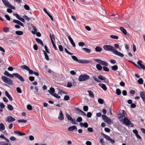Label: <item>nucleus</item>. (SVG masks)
<instances>
[{
    "mask_svg": "<svg viewBox=\"0 0 145 145\" xmlns=\"http://www.w3.org/2000/svg\"><path fill=\"white\" fill-rule=\"evenodd\" d=\"M4 74L7 76L11 78H13L15 77L18 78L22 82H23L25 81V80L24 78H23L20 74L17 73H13L11 74L9 73L7 71H5L4 73Z\"/></svg>",
    "mask_w": 145,
    "mask_h": 145,
    "instance_id": "1",
    "label": "nucleus"
},
{
    "mask_svg": "<svg viewBox=\"0 0 145 145\" xmlns=\"http://www.w3.org/2000/svg\"><path fill=\"white\" fill-rule=\"evenodd\" d=\"M103 48L105 50L111 52L113 53L116 49L113 46L110 45H105L103 46Z\"/></svg>",
    "mask_w": 145,
    "mask_h": 145,
    "instance_id": "2",
    "label": "nucleus"
},
{
    "mask_svg": "<svg viewBox=\"0 0 145 145\" xmlns=\"http://www.w3.org/2000/svg\"><path fill=\"white\" fill-rule=\"evenodd\" d=\"M1 79L5 83L8 84L9 85H12L13 84L12 81L10 79L5 76H2L1 77Z\"/></svg>",
    "mask_w": 145,
    "mask_h": 145,
    "instance_id": "3",
    "label": "nucleus"
},
{
    "mask_svg": "<svg viewBox=\"0 0 145 145\" xmlns=\"http://www.w3.org/2000/svg\"><path fill=\"white\" fill-rule=\"evenodd\" d=\"M89 78V76L87 74H81L78 77V80L80 82L85 81L88 79Z\"/></svg>",
    "mask_w": 145,
    "mask_h": 145,
    "instance_id": "4",
    "label": "nucleus"
},
{
    "mask_svg": "<svg viewBox=\"0 0 145 145\" xmlns=\"http://www.w3.org/2000/svg\"><path fill=\"white\" fill-rule=\"evenodd\" d=\"M102 119L103 120L109 124H111L113 123V122L106 115H103L102 116Z\"/></svg>",
    "mask_w": 145,
    "mask_h": 145,
    "instance_id": "5",
    "label": "nucleus"
},
{
    "mask_svg": "<svg viewBox=\"0 0 145 145\" xmlns=\"http://www.w3.org/2000/svg\"><path fill=\"white\" fill-rule=\"evenodd\" d=\"M2 2L4 5L7 7L10 8L12 9H15V7L13 6L12 5L8 2L7 0H2Z\"/></svg>",
    "mask_w": 145,
    "mask_h": 145,
    "instance_id": "6",
    "label": "nucleus"
},
{
    "mask_svg": "<svg viewBox=\"0 0 145 145\" xmlns=\"http://www.w3.org/2000/svg\"><path fill=\"white\" fill-rule=\"evenodd\" d=\"M121 122L123 121V123L126 126H129L131 125V121L126 117L124 118L123 119L120 120Z\"/></svg>",
    "mask_w": 145,
    "mask_h": 145,
    "instance_id": "7",
    "label": "nucleus"
},
{
    "mask_svg": "<svg viewBox=\"0 0 145 145\" xmlns=\"http://www.w3.org/2000/svg\"><path fill=\"white\" fill-rule=\"evenodd\" d=\"M94 61L99 64H100L101 65L103 66H107L108 65V63L105 61H102V60L99 59H96L94 60Z\"/></svg>",
    "mask_w": 145,
    "mask_h": 145,
    "instance_id": "8",
    "label": "nucleus"
},
{
    "mask_svg": "<svg viewBox=\"0 0 145 145\" xmlns=\"http://www.w3.org/2000/svg\"><path fill=\"white\" fill-rule=\"evenodd\" d=\"M15 120V119L11 116H8L6 118V121L11 123Z\"/></svg>",
    "mask_w": 145,
    "mask_h": 145,
    "instance_id": "9",
    "label": "nucleus"
},
{
    "mask_svg": "<svg viewBox=\"0 0 145 145\" xmlns=\"http://www.w3.org/2000/svg\"><path fill=\"white\" fill-rule=\"evenodd\" d=\"M126 113L124 110H123V112L121 114H120L118 116V118L119 119H121V120H123V118L125 117H126L125 116Z\"/></svg>",
    "mask_w": 145,
    "mask_h": 145,
    "instance_id": "10",
    "label": "nucleus"
},
{
    "mask_svg": "<svg viewBox=\"0 0 145 145\" xmlns=\"http://www.w3.org/2000/svg\"><path fill=\"white\" fill-rule=\"evenodd\" d=\"M115 55L119 56L120 57H123L124 56V55L121 53L118 52L117 50L116 49L114 51V52L113 53Z\"/></svg>",
    "mask_w": 145,
    "mask_h": 145,
    "instance_id": "11",
    "label": "nucleus"
},
{
    "mask_svg": "<svg viewBox=\"0 0 145 145\" xmlns=\"http://www.w3.org/2000/svg\"><path fill=\"white\" fill-rule=\"evenodd\" d=\"M64 116L61 111L60 110L58 117V119L60 120H63L64 119Z\"/></svg>",
    "mask_w": 145,
    "mask_h": 145,
    "instance_id": "12",
    "label": "nucleus"
},
{
    "mask_svg": "<svg viewBox=\"0 0 145 145\" xmlns=\"http://www.w3.org/2000/svg\"><path fill=\"white\" fill-rule=\"evenodd\" d=\"M143 62L142 61L138 60V61L137 62V64L143 69H144L145 68V66L142 64Z\"/></svg>",
    "mask_w": 145,
    "mask_h": 145,
    "instance_id": "13",
    "label": "nucleus"
},
{
    "mask_svg": "<svg viewBox=\"0 0 145 145\" xmlns=\"http://www.w3.org/2000/svg\"><path fill=\"white\" fill-rule=\"evenodd\" d=\"M140 95L143 102L145 103V93L144 92L141 91L140 93Z\"/></svg>",
    "mask_w": 145,
    "mask_h": 145,
    "instance_id": "14",
    "label": "nucleus"
},
{
    "mask_svg": "<svg viewBox=\"0 0 145 145\" xmlns=\"http://www.w3.org/2000/svg\"><path fill=\"white\" fill-rule=\"evenodd\" d=\"M68 38L72 45L73 47H75L76 46V45L72 39L71 37L70 36H68Z\"/></svg>",
    "mask_w": 145,
    "mask_h": 145,
    "instance_id": "15",
    "label": "nucleus"
},
{
    "mask_svg": "<svg viewBox=\"0 0 145 145\" xmlns=\"http://www.w3.org/2000/svg\"><path fill=\"white\" fill-rule=\"evenodd\" d=\"M5 94L6 96L11 101H12V98L11 95L9 94L8 93L7 91H5Z\"/></svg>",
    "mask_w": 145,
    "mask_h": 145,
    "instance_id": "16",
    "label": "nucleus"
},
{
    "mask_svg": "<svg viewBox=\"0 0 145 145\" xmlns=\"http://www.w3.org/2000/svg\"><path fill=\"white\" fill-rule=\"evenodd\" d=\"M76 129L77 131V128L76 126L75 125H73L68 128V129L69 131H72L74 129Z\"/></svg>",
    "mask_w": 145,
    "mask_h": 145,
    "instance_id": "17",
    "label": "nucleus"
},
{
    "mask_svg": "<svg viewBox=\"0 0 145 145\" xmlns=\"http://www.w3.org/2000/svg\"><path fill=\"white\" fill-rule=\"evenodd\" d=\"M55 90L53 88L51 87L50 90H48L49 92L52 95L55 93Z\"/></svg>",
    "mask_w": 145,
    "mask_h": 145,
    "instance_id": "18",
    "label": "nucleus"
},
{
    "mask_svg": "<svg viewBox=\"0 0 145 145\" xmlns=\"http://www.w3.org/2000/svg\"><path fill=\"white\" fill-rule=\"evenodd\" d=\"M99 85L105 91L107 89V87L105 85L103 84L99 83Z\"/></svg>",
    "mask_w": 145,
    "mask_h": 145,
    "instance_id": "19",
    "label": "nucleus"
},
{
    "mask_svg": "<svg viewBox=\"0 0 145 145\" xmlns=\"http://www.w3.org/2000/svg\"><path fill=\"white\" fill-rule=\"evenodd\" d=\"M32 27L33 31H32L31 33L35 35L37 31V29L35 27L34 25L32 26Z\"/></svg>",
    "mask_w": 145,
    "mask_h": 145,
    "instance_id": "20",
    "label": "nucleus"
},
{
    "mask_svg": "<svg viewBox=\"0 0 145 145\" xmlns=\"http://www.w3.org/2000/svg\"><path fill=\"white\" fill-rule=\"evenodd\" d=\"M89 93V95L90 97L93 98H94V95L93 92L91 90H88L87 91Z\"/></svg>",
    "mask_w": 145,
    "mask_h": 145,
    "instance_id": "21",
    "label": "nucleus"
},
{
    "mask_svg": "<svg viewBox=\"0 0 145 145\" xmlns=\"http://www.w3.org/2000/svg\"><path fill=\"white\" fill-rule=\"evenodd\" d=\"M35 40L39 44H41L42 46H44V44L43 43L40 39L39 38H36L35 39Z\"/></svg>",
    "mask_w": 145,
    "mask_h": 145,
    "instance_id": "22",
    "label": "nucleus"
},
{
    "mask_svg": "<svg viewBox=\"0 0 145 145\" xmlns=\"http://www.w3.org/2000/svg\"><path fill=\"white\" fill-rule=\"evenodd\" d=\"M5 129V127L4 125L2 123L0 124V131H2Z\"/></svg>",
    "mask_w": 145,
    "mask_h": 145,
    "instance_id": "23",
    "label": "nucleus"
},
{
    "mask_svg": "<svg viewBox=\"0 0 145 145\" xmlns=\"http://www.w3.org/2000/svg\"><path fill=\"white\" fill-rule=\"evenodd\" d=\"M120 29L124 34L126 35L127 34V32L126 29H124L123 27H121Z\"/></svg>",
    "mask_w": 145,
    "mask_h": 145,
    "instance_id": "24",
    "label": "nucleus"
},
{
    "mask_svg": "<svg viewBox=\"0 0 145 145\" xmlns=\"http://www.w3.org/2000/svg\"><path fill=\"white\" fill-rule=\"evenodd\" d=\"M14 133L18 134L20 136L24 135H25V133L21 132L18 131H15Z\"/></svg>",
    "mask_w": 145,
    "mask_h": 145,
    "instance_id": "25",
    "label": "nucleus"
},
{
    "mask_svg": "<svg viewBox=\"0 0 145 145\" xmlns=\"http://www.w3.org/2000/svg\"><path fill=\"white\" fill-rule=\"evenodd\" d=\"M82 50L87 53H89L91 52V50L90 49L86 48H82Z\"/></svg>",
    "mask_w": 145,
    "mask_h": 145,
    "instance_id": "26",
    "label": "nucleus"
},
{
    "mask_svg": "<svg viewBox=\"0 0 145 145\" xmlns=\"http://www.w3.org/2000/svg\"><path fill=\"white\" fill-rule=\"evenodd\" d=\"M102 48L100 46H97L95 48V50L97 52H101Z\"/></svg>",
    "mask_w": 145,
    "mask_h": 145,
    "instance_id": "27",
    "label": "nucleus"
},
{
    "mask_svg": "<svg viewBox=\"0 0 145 145\" xmlns=\"http://www.w3.org/2000/svg\"><path fill=\"white\" fill-rule=\"evenodd\" d=\"M21 68L23 69L26 70L27 71L29 70V68L25 65H23L21 66Z\"/></svg>",
    "mask_w": 145,
    "mask_h": 145,
    "instance_id": "28",
    "label": "nucleus"
},
{
    "mask_svg": "<svg viewBox=\"0 0 145 145\" xmlns=\"http://www.w3.org/2000/svg\"><path fill=\"white\" fill-rule=\"evenodd\" d=\"M0 145H11L10 143H6L5 142H0Z\"/></svg>",
    "mask_w": 145,
    "mask_h": 145,
    "instance_id": "29",
    "label": "nucleus"
},
{
    "mask_svg": "<svg viewBox=\"0 0 145 145\" xmlns=\"http://www.w3.org/2000/svg\"><path fill=\"white\" fill-rule=\"evenodd\" d=\"M15 33L16 34L19 35H21L23 34V31H16L15 32Z\"/></svg>",
    "mask_w": 145,
    "mask_h": 145,
    "instance_id": "30",
    "label": "nucleus"
},
{
    "mask_svg": "<svg viewBox=\"0 0 145 145\" xmlns=\"http://www.w3.org/2000/svg\"><path fill=\"white\" fill-rule=\"evenodd\" d=\"M96 67L98 70H101L102 69V67L100 65L97 64L96 65Z\"/></svg>",
    "mask_w": 145,
    "mask_h": 145,
    "instance_id": "31",
    "label": "nucleus"
},
{
    "mask_svg": "<svg viewBox=\"0 0 145 145\" xmlns=\"http://www.w3.org/2000/svg\"><path fill=\"white\" fill-rule=\"evenodd\" d=\"M9 30V28L8 27H5L3 28V31L5 33L8 32Z\"/></svg>",
    "mask_w": 145,
    "mask_h": 145,
    "instance_id": "32",
    "label": "nucleus"
},
{
    "mask_svg": "<svg viewBox=\"0 0 145 145\" xmlns=\"http://www.w3.org/2000/svg\"><path fill=\"white\" fill-rule=\"evenodd\" d=\"M143 81L142 78H140L138 80L137 82L139 84H142L143 83Z\"/></svg>",
    "mask_w": 145,
    "mask_h": 145,
    "instance_id": "33",
    "label": "nucleus"
},
{
    "mask_svg": "<svg viewBox=\"0 0 145 145\" xmlns=\"http://www.w3.org/2000/svg\"><path fill=\"white\" fill-rule=\"evenodd\" d=\"M100 143L101 145H105V143L103 139L102 138L100 139Z\"/></svg>",
    "mask_w": 145,
    "mask_h": 145,
    "instance_id": "34",
    "label": "nucleus"
},
{
    "mask_svg": "<svg viewBox=\"0 0 145 145\" xmlns=\"http://www.w3.org/2000/svg\"><path fill=\"white\" fill-rule=\"evenodd\" d=\"M116 94L118 95H119L121 94V91L119 89H116Z\"/></svg>",
    "mask_w": 145,
    "mask_h": 145,
    "instance_id": "35",
    "label": "nucleus"
},
{
    "mask_svg": "<svg viewBox=\"0 0 145 145\" xmlns=\"http://www.w3.org/2000/svg\"><path fill=\"white\" fill-rule=\"evenodd\" d=\"M103 137L107 140H109L110 139V138L109 136L104 134H103Z\"/></svg>",
    "mask_w": 145,
    "mask_h": 145,
    "instance_id": "36",
    "label": "nucleus"
},
{
    "mask_svg": "<svg viewBox=\"0 0 145 145\" xmlns=\"http://www.w3.org/2000/svg\"><path fill=\"white\" fill-rule=\"evenodd\" d=\"M7 108L9 110L11 111L13 109V106L10 105H7Z\"/></svg>",
    "mask_w": 145,
    "mask_h": 145,
    "instance_id": "37",
    "label": "nucleus"
},
{
    "mask_svg": "<svg viewBox=\"0 0 145 145\" xmlns=\"http://www.w3.org/2000/svg\"><path fill=\"white\" fill-rule=\"evenodd\" d=\"M92 78H93V79L94 80H95V81H96L97 82H101V81L100 80H99V79L98 78H97L96 77H95L94 76H93L92 77Z\"/></svg>",
    "mask_w": 145,
    "mask_h": 145,
    "instance_id": "38",
    "label": "nucleus"
},
{
    "mask_svg": "<svg viewBox=\"0 0 145 145\" xmlns=\"http://www.w3.org/2000/svg\"><path fill=\"white\" fill-rule=\"evenodd\" d=\"M112 69L114 71H116L118 69V67L116 65L112 66Z\"/></svg>",
    "mask_w": 145,
    "mask_h": 145,
    "instance_id": "39",
    "label": "nucleus"
},
{
    "mask_svg": "<svg viewBox=\"0 0 145 145\" xmlns=\"http://www.w3.org/2000/svg\"><path fill=\"white\" fill-rule=\"evenodd\" d=\"M66 116L68 120L70 121L72 119V118L67 113L66 114Z\"/></svg>",
    "mask_w": 145,
    "mask_h": 145,
    "instance_id": "40",
    "label": "nucleus"
},
{
    "mask_svg": "<svg viewBox=\"0 0 145 145\" xmlns=\"http://www.w3.org/2000/svg\"><path fill=\"white\" fill-rule=\"evenodd\" d=\"M110 37L114 39H118V37L116 35H111L110 36Z\"/></svg>",
    "mask_w": 145,
    "mask_h": 145,
    "instance_id": "41",
    "label": "nucleus"
},
{
    "mask_svg": "<svg viewBox=\"0 0 145 145\" xmlns=\"http://www.w3.org/2000/svg\"><path fill=\"white\" fill-rule=\"evenodd\" d=\"M27 109L29 110H31L32 109V106L30 105H28L27 106Z\"/></svg>",
    "mask_w": 145,
    "mask_h": 145,
    "instance_id": "42",
    "label": "nucleus"
},
{
    "mask_svg": "<svg viewBox=\"0 0 145 145\" xmlns=\"http://www.w3.org/2000/svg\"><path fill=\"white\" fill-rule=\"evenodd\" d=\"M105 78V77L101 75H100L98 76V78L102 80H103Z\"/></svg>",
    "mask_w": 145,
    "mask_h": 145,
    "instance_id": "43",
    "label": "nucleus"
},
{
    "mask_svg": "<svg viewBox=\"0 0 145 145\" xmlns=\"http://www.w3.org/2000/svg\"><path fill=\"white\" fill-rule=\"evenodd\" d=\"M23 17L25 20L28 21H29L30 19V18L28 17L26 15L23 16Z\"/></svg>",
    "mask_w": 145,
    "mask_h": 145,
    "instance_id": "44",
    "label": "nucleus"
},
{
    "mask_svg": "<svg viewBox=\"0 0 145 145\" xmlns=\"http://www.w3.org/2000/svg\"><path fill=\"white\" fill-rule=\"evenodd\" d=\"M70 121H71V123L72 124H76V120L75 119V118H73V119L72 118Z\"/></svg>",
    "mask_w": 145,
    "mask_h": 145,
    "instance_id": "45",
    "label": "nucleus"
},
{
    "mask_svg": "<svg viewBox=\"0 0 145 145\" xmlns=\"http://www.w3.org/2000/svg\"><path fill=\"white\" fill-rule=\"evenodd\" d=\"M18 122H23L24 123H26L27 121V120H18Z\"/></svg>",
    "mask_w": 145,
    "mask_h": 145,
    "instance_id": "46",
    "label": "nucleus"
},
{
    "mask_svg": "<svg viewBox=\"0 0 145 145\" xmlns=\"http://www.w3.org/2000/svg\"><path fill=\"white\" fill-rule=\"evenodd\" d=\"M16 90L17 92L19 93H21L22 92L21 89L20 87H17L16 89Z\"/></svg>",
    "mask_w": 145,
    "mask_h": 145,
    "instance_id": "47",
    "label": "nucleus"
},
{
    "mask_svg": "<svg viewBox=\"0 0 145 145\" xmlns=\"http://www.w3.org/2000/svg\"><path fill=\"white\" fill-rule=\"evenodd\" d=\"M71 57L74 60L76 61H78V59L75 56H71Z\"/></svg>",
    "mask_w": 145,
    "mask_h": 145,
    "instance_id": "48",
    "label": "nucleus"
},
{
    "mask_svg": "<svg viewBox=\"0 0 145 145\" xmlns=\"http://www.w3.org/2000/svg\"><path fill=\"white\" fill-rule=\"evenodd\" d=\"M98 102L100 104H103L104 103L103 100L101 99H98Z\"/></svg>",
    "mask_w": 145,
    "mask_h": 145,
    "instance_id": "49",
    "label": "nucleus"
},
{
    "mask_svg": "<svg viewBox=\"0 0 145 145\" xmlns=\"http://www.w3.org/2000/svg\"><path fill=\"white\" fill-rule=\"evenodd\" d=\"M34 88L36 91V92H35V93L36 95H39V93L38 92V90H39V89H38V88L37 86H35V87Z\"/></svg>",
    "mask_w": 145,
    "mask_h": 145,
    "instance_id": "50",
    "label": "nucleus"
},
{
    "mask_svg": "<svg viewBox=\"0 0 145 145\" xmlns=\"http://www.w3.org/2000/svg\"><path fill=\"white\" fill-rule=\"evenodd\" d=\"M83 109L85 111H87L88 109V107L87 106H83Z\"/></svg>",
    "mask_w": 145,
    "mask_h": 145,
    "instance_id": "51",
    "label": "nucleus"
},
{
    "mask_svg": "<svg viewBox=\"0 0 145 145\" xmlns=\"http://www.w3.org/2000/svg\"><path fill=\"white\" fill-rule=\"evenodd\" d=\"M78 44L80 46H83L85 45V44L83 42H80L78 43Z\"/></svg>",
    "mask_w": 145,
    "mask_h": 145,
    "instance_id": "52",
    "label": "nucleus"
},
{
    "mask_svg": "<svg viewBox=\"0 0 145 145\" xmlns=\"http://www.w3.org/2000/svg\"><path fill=\"white\" fill-rule=\"evenodd\" d=\"M52 44L54 48V49L56 50H57V47H56V45L55 44L53 40H52Z\"/></svg>",
    "mask_w": 145,
    "mask_h": 145,
    "instance_id": "53",
    "label": "nucleus"
},
{
    "mask_svg": "<svg viewBox=\"0 0 145 145\" xmlns=\"http://www.w3.org/2000/svg\"><path fill=\"white\" fill-rule=\"evenodd\" d=\"M103 70L105 71L108 72L109 71V69L107 67H103Z\"/></svg>",
    "mask_w": 145,
    "mask_h": 145,
    "instance_id": "54",
    "label": "nucleus"
},
{
    "mask_svg": "<svg viewBox=\"0 0 145 145\" xmlns=\"http://www.w3.org/2000/svg\"><path fill=\"white\" fill-rule=\"evenodd\" d=\"M91 62V61L89 60H83V63H87Z\"/></svg>",
    "mask_w": 145,
    "mask_h": 145,
    "instance_id": "55",
    "label": "nucleus"
},
{
    "mask_svg": "<svg viewBox=\"0 0 145 145\" xmlns=\"http://www.w3.org/2000/svg\"><path fill=\"white\" fill-rule=\"evenodd\" d=\"M70 97L68 95H65L64 97V100L66 101H67L69 99Z\"/></svg>",
    "mask_w": 145,
    "mask_h": 145,
    "instance_id": "56",
    "label": "nucleus"
},
{
    "mask_svg": "<svg viewBox=\"0 0 145 145\" xmlns=\"http://www.w3.org/2000/svg\"><path fill=\"white\" fill-rule=\"evenodd\" d=\"M59 49L60 51L62 52L63 50V48L62 46L61 45H59L58 46Z\"/></svg>",
    "mask_w": 145,
    "mask_h": 145,
    "instance_id": "57",
    "label": "nucleus"
},
{
    "mask_svg": "<svg viewBox=\"0 0 145 145\" xmlns=\"http://www.w3.org/2000/svg\"><path fill=\"white\" fill-rule=\"evenodd\" d=\"M52 95L58 99H59L60 98V97L58 95L55 93H54Z\"/></svg>",
    "mask_w": 145,
    "mask_h": 145,
    "instance_id": "58",
    "label": "nucleus"
},
{
    "mask_svg": "<svg viewBox=\"0 0 145 145\" xmlns=\"http://www.w3.org/2000/svg\"><path fill=\"white\" fill-rule=\"evenodd\" d=\"M82 118L81 117H78L76 119V121L78 122H80L82 121Z\"/></svg>",
    "mask_w": 145,
    "mask_h": 145,
    "instance_id": "59",
    "label": "nucleus"
},
{
    "mask_svg": "<svg viewBox=\"0 0 145 145\" xmlns=\"http://www.w3.org/2000/svg\"><path fill=\"white\" fill-rule=\"evenodd\" d=\"M50 37L51 40V41H52V40H53V39H55V37L54 35H51V34L50 35Z\"/></svg>",
    "mask_w": 145,
    "mask_h": 145,
    "instance_id": "60",
    "label": "nucleus"
},
{
    "mask_svg": "<svg viewBox=\"0 0 145 145\" xmlns=\"http://www.w3.org/2000/svg\"><path fill=\"white\" fill-rule=\"evenodd\" d=\"M24 8L26 10H29V7L28 5H25L24 6Z\"/></svg>",
    "mask_w": 145,
    "mask_h": 145,
    "instance_id": "61",
    "label": "nucleus"
},
{
    "mask_svg": "<svg viewBox=\"0 0 145 145\" xmlns=\"http://www.w3.org/2000/svg\"><path fill=\"white\" fill-rule=\"evenodd\" d=\"M29 79L30 81L32 82L34 80L35 78L33 76H30L29 77Z\"/></svg>",
    "mask_w": 145,
    "mask_h": 145,
    "instance_id": "62",
    "label": "nucleus"
},
{
    "mask_svg": "<svg viewBox=\"0 0 145 145\" xmlns=\"http://www.w3.org/2000/svg\"><path fill=\"white\" fill-rule=\"evenodd\" d=\"M104 81L103 82L104 83H109V81L108 80V79H107L106 78H104V79L103 80Z\"/></svg>",
    "mask_w": 145,
    "mask_h": 145,
    "instance_id": "63",
    "label": "nucleus"
},
{
    "mask_svg": "<svg viewBox=\"0 0 145 145\" xmlns=\"http://www.w3.org/2000/svg\"><path fill=\"white\" fill-rule=\"evenodd\" d=\"M13 15L14 16H15L16 18L18 20H19L21 17L20 16L17 14H14Z\"/></svg>",
    "mask_w": 145,
    "mask_h": 145,
    "instance_id": "64",
    "label": "nucleus"
}]
</instances>
